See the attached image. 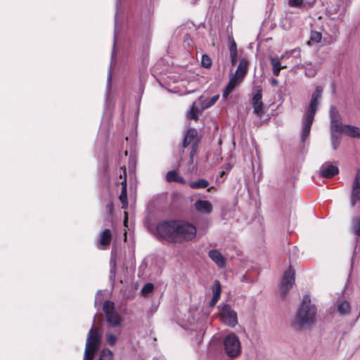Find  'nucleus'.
Wrapping results in <instances>:
<instances>
[{"label":"nucleus","mask_w":360,"mask_h":360,"mask_svg":"<svg viewBox=\"0 0 360 360\" xmlns=\"http://www.w3.org/2000/svg\"><path fill=\"white\" fill-rule=\"evenodd\" d=\"M352 231L357 236H360V218H354L352 219Z\"/></svg>","instance_id":"nucleus-34"},{"label":"nucleus","mask_w":360,"mask_h":360,"mask_svg":"<svg viewBox=\"0 0 360 360\" xmlns=\"http://www.w3.org/2000/svg\"><path fill=\"white\" fill-rule=\"evenodd\" d=\"M304 0H288L290 7L300 8L303 5Z\"/></svg>","instance_id":"nucleus-38"},{"label":"nucleus","mask_w":360,"mask_h":360,"mask_svg":"<svg viewBox=\"0 0 360 360\" xmlns=\"http://www.w3.org/2000/svg\"><path fill=\"white\" fill-rule=\"evenodd\" d=\"M112 238L111 231L108 229H104L99 236V244L103 249H106L110 244Z\"/></svg>","instance_id":"nucleus-21"},{"label":"nucleus","mask_w":360,"mask_h":360,"mask_svg":"<svg viewBox=\"0 0 360 360\" xmlns=\"http://www.w3.org/2000/svg\"><path fill=\"white\" fill-rule=\"evenodd\" d=\"M340 132L345 133V134L353 138L360 137V129L357 127L352 126L349 124H345Z\"/></svg>","instance_id":"nucleus-23"},{"label":"nucleus","mask_w":360,"mask_h":360,"mask_svg":"<svg viewBox=\"0 0 360 360\" xmlns=\"http://www.w3.org/2000/svg\"><path fill=\"white\" fill-rule=\"evenodd\" d=\"M177 220H163L158 223L156 233L158 237L175 243Z\"/></svg>","instance_id":"nucleus-6"},{"label":"nucleus","mask_w":360,"mask_h":360,"mask_svg":"<svg viewBox=\"0 0 360 360\" xmlns=\"http://www.w3.org/2000/svg\"><path fill=\"white\" fill-rule=\"evenodd\" d=\"M116 250L115 249L112 250L111 252V258L110 261V279H115V272H116Z\"/></svg>","instance_id":"nucleus-28"},{"label":"nucleus","mask_w":360,"mask_h":360,"mask_svg":"<svg viewBox=\"0 0 360 360\" xmlns=\"http://www.w3.org/2000/svg\"><path fill=\"white\" fill-rule=\"evenodd\" d=\"M360 199V173L359 171L355 175L352 185L350 204L354 207Z\"/></svg>","instance_id":"nucleus-15"},{"label":"nucleus","mask_w":360,"mask_h":360,"mask_svg":"<svg viewBox=\"0 0 360 360\" xmlns=\"http://www.w3.org/2000/svg\"><path fill=\"white\" fill-rule=\"evenodd\" d=\"M233 90V88L231 85L227 84L222 93V97L224 99L226 98L229 94Z\"/></svg>","instance_id":"nucleus-42"},{"label":"nucleus","mask_w":360,"mask_h":360,"mask_svg":"<svg viewBox=\"0 0 360 360\" xmlns=\"http://www.w3.org/2000/svg\"><path fill=\"white\" fill-rule=\"evenodd\" d=\"M218 309L220 320L223 323L231 328L238 324L237 313L229 304H221L218 306Z\"/></svg>","instance_id":"nucleus-8"},{"label":"nucleus","mask_w":360,"mask_h":360,"mask_svg":"<svg viewBox=\"0 0 360 360\" xmlns=\"http://www.w3.org/2000/svg\"><path fill=\"white\" fill-rule=\"evenodd\" d=\"M248 67V60L245 58L242 59L238 66L237 70L235 72V74L238 75L239 78L243 79V77L247 74Z\"/></svg>","instance_id":"nucleus-26"},{"label":"nucleus","mask_w":360,"mask_h":360,"mask_svg":"<svg viewBox=\"0 0 360 360\" xmlns=\"http://www.w3.org/2000/svg\"><path fill=\"white\" fill-rule=\"evenodd\" d=\"M319 172L321 176L330 179L339 173V169L337 166L333 165L330 162H325L320 167Z\"/></svg>","instance_id":"nucleus-16"},{"label":"nucleus","mask_w":360,"mask_h":360,"mask_svg":"<svg viewBox=\"0 0 360 360\" xmlns=\"http://www.w3.org/2000/svg\"><path fill=\"white\" fill-rule=\"evenodd\" d=\"M195 209L197 212L205 214H210L213 210L212 203L205 200H198L194 203Z\"/></svg>","instance_id":"nucleus-17"},{"label":"nucleus","mask_w":360,"mask_h":360,"mask_svg":"<svg viewBox=\"0 0 360 360\" xmlns=\"http://www.w3.org/2000/svg\"><path fill=\"white\" fill-rule=\"evenodd\" d=\"M229 49L230 53H238L237 45L233 39L229 40Z\"/></svg>","instance_id":"nucleus-40"},{"label":"nucleus","mask_w":360,"mask_h":360,"mask_svg":"<svg viewBox=\"0 0 360 360\" xmlns=\"http://www.w3.org/2000/svg\"><path fill=\"white\" fill-rule=\"evenodd\" d=\"M359 202H360V199L359 200Z\"/></svg>","instance_id":"nucleus-56"},{"label":"nucleus","mask_w":360,"mask_h":360,"mask_svg":"<svg viewBox=\"0 0 360 360\" xmlns=\"http://www.w3.org/2000/svg\"><path fill=\"white\" fill-rule=\"evenodd\" d=\"M103 310L105 315L108 323L112 327H117L121 325L122 319L116 311L115 304L109 300L105 301L103 304Z\"/></svg>","instance_id":"nucleus-9"},{"label":"nucleus","mask_w":360,"mask_h":360,"mask_svg":"<svg viewBox=\"0 0 360 360\" xmlns=\"http://www.w3.org/2000/svg\"><path fill=\"white\" fill-rule=\"evenodd\" d=\"M300 49L298 48V49H295L290 51L289 53H285V54L283 55L281 58H279L278 57H271L270 58V61H271V65H272L273 74L275 76H278L280 74L281 70L286 68L285 65H281V59L285 57V56L295 55V56H300Z\"/></svg>","instance_id":"nucleus-12"},{"label":"nucleus","mask_w":360,"mask_h":360,"mask_svg":"<svg viewBox=\"0 0 360 360\" xmlns=\"http://www.w3.org/2000/svg\"><path fill=\"white\" fill-rule=\"evenodd\" d=\"M120 178L122 181L120 183L122 185V191L120 195V200L122 202V207L123 209L127 208V171L125 166L121 167L120 169Z\"/></svg>","instance_id":"nucleus-13"},{"label":"nucleus","mask_w":360,"mask_h":360,"mask_svg":"<svg viewBox=\"0 0 360 360\" xmlns=\"http://www.w3.org/2000/svg\"><path fill=\"white\" fill-rule=\"evenodd\" d=\"M332 34L334 36H336L338 33V29L336 25H334L333 28L331 29Z\"/></svg>","instance_id":"nucleus-47"},{"label":"nucleus","mask_w":360,"mask_h":360,"mask_svg":"<svg viewBox=\"0 0 360 360\" xmlns=\"http://www.w3.org/2000/svg\"><path fill=\"white\" fill-rule=\"evenodd\" d=\"M153 290V285L152 283H146L142 288L141 291L143 294H147L152 292Z\"/></svg>","instance_id":"nucleus-41"},{"label":"nucleus","mask_w":360,"mask_h":360,"mask_svg":"<svg viewBox=\"0 0 360 360\" xmlns=\"http://www.w3.org/2000/svg\"><path fill=\"white\" fill-rule=\"evenodd\" d=\"M101 338V335L98 329L95 328L93 323L86 338L83 360L94 359L96 352L99 349Z\"/></svg>","instance_id":"nucleus-3"},{"label":"nucleus","mask_w":360,"mask_h":360,"mask_svg":"<svg viewBox=\"0 0 360 360\" xmlns=\"http://www.w3.org/2000/svg\"><path fill=\"white\" fill-rule=\"evenodd\" d=\"M178 175L179 174L176 171H174V170L169 171L167 172V174L166 175L167 181L168 182L174 181Z\"/></svg>","instance_id":"nucleus-37"},{"label":"nucleus","mask_w":360,"mask_h":360,"mask_svg":"<svg viewBox=\"0 0 360 360\" xmlns=\"http://www.w3.org/2000/svg\"><path fill=\"white\" fill-rule=\"evenodd\" d=\"M113 352L108 348H103L98 360H113Z\"/></svg>","instance_id":"nucleus-32"},{"label":"nucleus","mask_w":360,"mask_h":360,"mask_svg":"<svg viewBox=\"0 0 360 360\" xmlns=\"http://www.w3.org/2000/svg\"><path fill=\"white\" fill-rule=\"evenodd\" d=\"M242 78H239L236 74H233L229 79V82L228 83L229 85H231L233 89L236 86L242 81Z\"/></svg>","instance_id":"nucleus-36"},{"label":"nucleus","mask_w":360,"mask_h":360,"mask_svg":"<svg viewBox=\"0 0 360 360\" xmlns=\"http://www.w3.org/2000/svg\"><path fill=\"white\" fill-rule=\"evenodd\" d=\"M106 209L107 210L111 212L112 210V205L111 203H108L107 205H106Z\"/></svg>","instance_id":"nucleus-49"},{"label":"nucleus","mask_w":360,"mask_h":360,"mask_svg":"<svg viewBox=\"0 0 360 360\" xmlns=\"http://www.w3.org/2000/svg\"><path fill=\"white\" fill-rule=\"evenodd\" d=\"M127 153H127V151L126 150V151L124 152V155H125V156H127Z\"/></svg>","instance_id":"nucleus-53"},{"label":"nucleus","mask_w":360,"mask_h":360,"mask_svg":"<svg viewBox=\"0 0 360 360\" xmlns=\"http://www.w3.org/2000/svg\"><path fill=\"white\" fill-rule=\"evenodd\" d=\"M212 188H213V187H210V188H208V191H210Z\"/></svg>","instance_id":"nucleus-54"},{"label":"nucleus","mask_w":360,"mask_h":360,"mask_svg":"<svg viewBox=\"0 0 360 360\" xmlns=\"http://www.w3.org/2000/svg\"><path fill=\"white\" fill-rule=\"evenodd\" d=\"M112 77V73H111V68H110L108 74V79H107V94H108V91L110 89V81Z\"/></svg>","instance_id":"nucleus-44"},{"label":"nucleus","mask_w":360,"mask_h":360,"mask_svg":"<svg viewBox=\"0 0 360 360\" xmlns=\"http://www.w3.org/2000/svg\"><path fill=\"white\" fill-rule=\"evenodd\" d=\"M330 131H340L345 124H342L341 116L335 106L330 109Z\"/></svg>","instance_id":"nucleus-14"},{"label":"nucleus","mask_w":360,"mask_h":360,"mask_svg":"<svg viewBox=\"0 0 360 360\" xmlns=\"http://www.w3.org/2000/svg\"><path fill=\"white\" fill-rule=\"evenodd\" d=\"M328 15L337 14L340 11V0H330L326 8Z\"/></svg>","instance_id":"nucleus-24"},{"label":"nucleus","mask_w":360,"mask_h":360,"mask_svg":"<svg viewBox=\"0 0 360 360\" xmlns=\"http://www.w3.org/2000/svg\"><path fill=\"white\" fill-rule=\"evenodd\" d=\"M271 83L273 85L277 86V85L278 84V81L276 79L272 78V79H271Z\"/></svg>","instance_id":"nucleus-48"},{"label":"nucleus","mask_w":360,"mask_h":360,"mask_svg":"<svg viewBox=\"0 0 360 360\" xmlns=\"http://www.w3.org/2000/svg\"><path fill=\"white\" fill-rule=\"evenodd\" d=\"M102 300H103L102 292L101 290H98L95 296V302H94L95 307H99L102 303Z\"/></svg>","instance_id":"nucleus-39"},{"label":"nucleus","mask_w":360,"mask_h":360,"mask_svg":"<svg viewBox=\"0 0 360 360\" xmlns=\"http://www.w3.org/2000/svg\"><path fill=\"white\" fill-rule=\"evenodd\" d=\"M323 91V89L322 86H316L314 91L311 94L309 103L304 112L302 119V131L301 139L302 142H304L309 136L315 114L318 110L319 105L322 98Z\"/></svg>","instance_id":"nucleus-1"},{"label":"nucleus","mask_w":360,"mask_h":360,"mask_svg":"<svg viewBox=\"0 0 360 360\" xmlns=\"http://www.w3.org/2000/svg\"><path fill=\"white\" fill-rule=\"evenodd\" d=\"M212 290L213 296L209 304V306L210 307L213 308L219 301L221 296V288L220 283L218 281H215L214 282Z\"/></svg>","instance_id":"nucleus-20"},{"label":"nucleus","mask_w":360,"mask_h":360,"mask_svg":"<svg viewBox=\"0 0 360 360\" xmlns=\"http://www.w3.org/2000/svg\"><path fill=\"white\" fill-rule=\"evenodd\" d=\"M295 283V271L291 266L285 271L281 287V294L285 296Z\"/></svg>","instance_id":"nucleus-11"},{"label":"nucleus","mask_w":360,"mask_h":360,"mask_svg":"<svg viewBox=\"0 0 360 360\" xmlns=\"http://www.w3.org/2000/svg\"><path fill=\"white\" fill-rule=\"evenodd\" d=\"M316 308L311 303L309 295H304L293 321V326L300 330L305 326L313 323L316 319Z\"/></svg>","instance_id":"nucleus-2"},{"label":"nucleus","mask_w":360,"mask_h":360,"mask_svg":"<svg viewBox=\"0 0 360 360\" xmlns=\"http://www.w3.org/2000/svg\"><path fill=\"white\" fill-rule=\"evenodd\" d=\"M322 39V34L318 31H311L310 34L309 43L317 44L321 41Z\"/></svg>","instance_id":"nucleus-33"},{"label":"nucleus","mask_w":360,"mask_h":360,"mask_svg":"<svg viewBox=\"0 0 360 360\" xmlns=\"http://www.w3.org/2000/svg\"><path fill=\"white\" fill-rule=\"evenodd\" d=\"M224 352L230 358L236 357L240 352L241 345L238 336L231 333L228 334L223 341Z\"/></svg>","instance_id":"nucleus-7"},{"label":"nucleus","mask_w":360,"mask_h":360,"mask_svg":"<svg viewBox=\"0 0 360 360\" xmlns=\"http://www.w3.org/2000/svg\"><path fill=\"white\" fill-rule=\"evenodd\" d=\"M224 174H225V172H224V171L221 172H220V174H219V176H220V177H222V176H223V175H224Z\"/></svg>","instance_id":"nucleus-51"},{"label":"nucleus","mask_w":360,"mask_h":360,"mask_svg":"<svg viewBox=\"0 0 360 360\" xmlns=\"http://www.w3.org/2000/svg\"><path fill=\"white\" fill-rule=\"evenodd\" d=\"M208 256L219 268L225 267L226 259L218 250H211L208 252Z\"/></svg>","instance_id":"nucleus-18"},{"label":"nucleus","mask_w":360,"mask_h":360,"mask_svg":"<svg viewBox=\"0 0 360 360\" xmlns=\"http://www.w3.org/2000/svg\"><path fill=\"white\" fill-rule=\"evenodd\" d=\"M209 186V182L206 179H199L195 181H192L189 184L191 188H205Z\"/></svg>","instance_id":"nucleus-30"},{"label":"nucleus","mask_w":360,"mask_h":360,"mask_svg":"<svg viewBox=\"0 0 360 360\" xmlns=\"http://www.w3.org/2000/svg\"><path fill=\"white\" fill-rule=\"evenodd\" d=\"M198 146V141H195L192 144V148H191V153H190L191 158H193L195 155V154L197 153Z\"/></svg>","instance_id":"nucleus-43"},{"label":"nucleus","mask_w":360,"mask_h":360,"mask_svg":"<svg viewBox=\"0 0 360 360\" xmlns=\"http://www.w3.org/2000/svg\"><path fill=\"white\" fill-rule=\"evenodd\" d=\"M194 91H188V93L190 94V93H193Z\"/></svg>","instance_id":"nucleus-55"},{"label":"nucleus","mask_w":360,"mask_h":360,"mask_svg":"<svg viewBox=\"0 0 360 360\" xmlns=\"http://www.w3.org/2000/svg\"><path fill=\"white\" fill-rule=\"evenodd\" d=\"M197 234L196 227L183 220H177L175 243L192 240Z\"/></svg>","instance_id":"nucleus-4"},{"label":"nucleus","mask_w":360,"mask_h":360,"mask_svg":"<svg viewBox=\"0 0 360 360\" xmlns=\"http://www.w3.org/2000/svg\"><path fill=\"white\" fill-rule=\"evenodd\" d=\"M121 4V0H116L115 2V6H116V11L115 15V31H114V44L115 43L118 32H119V26H118V13L120 11V6ZM115 49V46L113 47V49ZM113 52L112 51V58L113 57Z\"/></svg>","instance_id":"nucleus-27"},{"label":"nucleus","mask_w":360,"mask_h":360,"mask_svg":"<svg viewBox=\"0 0 360 360\" xmlns=\"http://www.w3.org/2000/svg\"><path fill=\"white\" fill-rule=\"evenodd\" d=\"M337 309L342 315L348 314L351 309L350 304L347 300H342L338 304Z\"/></svg>","instance_id":"nucleus-29"},{"label":"nucleus","mask_w":360,"mask_h":360,"mask_svg":"<svg viewBox=\"0 0 360 360\" xmlns=\"http://www.w3.org/2000/svg\"><path fill=\"white\" fill-rule=\"evenodd\" d=\"M120 333L121 332L120 330L117 333H115L111 330L106 331L105 333V340L106 344L110 347H114L118 341Z\"/></svg>","instance_id":"nucleus-22"},{"label":"nucleus","mask_w":360,"mask_h":360,"mask_svg":"<svg viewBox=\"0 0 360 360\" xmlns=\"http://www.w3.org/2000/svg\"><path fill=\"white\" fill-rule=\"evenodd\" d=\"M253 112L257 117H261L264 113V105L262 102V89L261 86L256 87L255 92L252 98Z\"/></svg>","instance_id":"nucleus-10"},{"label":"nucleus","mask_w":360,"mask_h":360,"mask_svg":"<svg viewBox=\"0 0 360 360\" xmlns=\"http://www.w3.org/2000/svg\"><path fill=\"white\" fill-rule=\"evenodd\" d=\"M197 131L195 129H190L184 139L183 147L186 148L189 144L193 143L196 140Z\"/></svg>","instance_id":"nucleus-25"},{"label":"nucleus","mask_w":360,"mask_h":360,"mask_svg":"<svg viewBox=\"0 0 360 360\" xmlns=\"http://www.w3.org/2000/svg\"><path fill=\"white\" fill-rule=\"evenodd\" d=\"M339 133H341L340 131H330V141H331V146L333 150H337L339 144H340V135Z\"/></svg>","instance_id":"nucleus-31"},{"label":"nucleus","mask_w":360,"mask_h":360,"mask_svg":"<svg viewBox=\"0 0 360 360\" xmlns=\"http://www.w3.org/2000/svg\"><path fill=\"white\" fill-rule=\"evenodd\" d=\"M174 181L180 183V184H186L185 179L182 176H179V175L177 176V177H176V179H175Z\"/></svg>","instance_id":"nucleus-46"},{"label":"nucleus","mask_w":360,"mask_h":360,"mask_svg":"<svg viewBox=\"0 0 360 360\" xmlns=\"http://www.w3.org/2000/svg\"><path fill=\"white\" fill-rule=\"evenodd\" d=\"M302 67L304 69L305 75L307 77H314L316 75L320 68V64L319 63H313L311 62H307L302 65Z\"/></svg>","instance_id":"nucleus-19"},{"label":"nucleus","mask_w":360,"mask_h":360,"mask_svg":"<svg viewBox=\"0 0 360 360\" xmlns=\"http://www.w3.org/2000/svg\"><path fill=\"white\" fill-rule=\"evenodd\" d=\"M344 11H345V8H343L342 9V11H340V15H339V17H340V16L342 15V13L344 12Z\"/></svg>","instance_id":"nucleus-52"},{"label":"nucleus","mask_w":360,"mask_h":360,"mask_svg":"<svg viewBox=\"0 0 360 360\" xmlns=\"http://www.w3.org/2000/svg\"><path fill=\"white\" fill-rule=\"evenodd\" d=\"M352 0H345V4L347 6L350 3Z\"/></svg>","instance_id":"nucleus-50"},{"label":"nucleus","mask_w":360,"mask_h":360,"mask_svg":"<svg viewBox=\"0 0 360 360\" xmlns=\"http://www.w3.org/2000/svg\"><path fill=\"white\" fill-rule=\"evenodd\" d=\"M219 98V95L217 94L211 98L205 96H201L194 101L189 110L188 117L193 120H197L198 116L205 110L212 106Z\"/></svg>","instance_id":"nucleus-5"},{"label":"nucleus","mask_w":360,"mask_h":360,"mask_svg":"<svg viewBox=\"0 0 360 360\" xmlns=\"http://www.w3.org/2000/svg\"><path fill=\"white\" fill-rule=\"evenodd\" d=\"M212 62L210 56L207 54L202 55L201 65L207 69H210L212 66Z\"/></svg>","instance_id":"nucleus-35"},{"label":"nucleus","mask_w":360,"mask_h":360,"mask_svg":"<svg viewBox=\"0 0 360 360\" xmlns=\"http://www.w3.org/2000/svg\"><path fill=\"white\" fill-rule=\"evenodd\" d=\"M230 58L232 65H234L238 60V53H230Z\"/></svg>","instance_id":"nucleus-45"}]
</instances>
